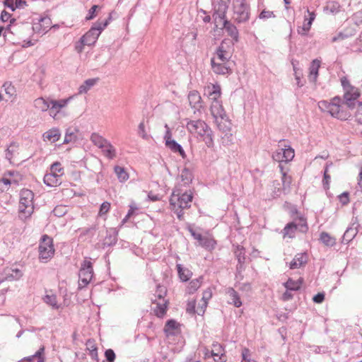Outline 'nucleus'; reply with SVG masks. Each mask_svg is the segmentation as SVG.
Masks as SVG:
<instances>
[{
  "label": "nucleus",
  "mask_w": 362,
  "mask_h": 362,
  "mask_svg": "<svg viewBox=\"0 0 362 362\" xmlns=\"http://www.w3.org/2000/svg\"><path fill=\"white\" fill-rule=\"evenodd\" d=\"M307 263L306 253L297 254L290 263V269H294L299 268Z\"/></svg>",
  "instance_id": "obj_25"
},
{
  "label": "nucleus",
  "mask_w": 362,
  "mask_h": 362,
  "mask_svg": "<svg viewBox=\"0 0 362 362\" xmlns=\"http://www.w3.org/2000/svg\"><path fill=\"white\" fill-rule=\"evenodd\" d=\"M99 8V6L93 5L88 11V13L86 17V21H90L96 16V11Z\"/></svg>",
  "instance_id": "obj_54"
},
{
  "label": "nucleus",
  "mask_w": 362,
  "mask_h": 362,
  "mask_svg": "<svg viewBox=\"0 0 362 362\" xmlns=\"http://www.w3.org/2000/svg\"><path fill=\"white\" fill-rule=\"evenodd\" d=\"M341 6L339 2L332 1L329 2L326 6H325V11H329L332 14L337 13L340 11Z\"/></svg>",
  "instance_id": "obj_45"
},
{
  "label": "nucleus",
  "mask_w": 362,
  "mask_h": 362,
  "mask_svg": "<svg viewBox=\"0 0 362 362\" xmlns=\"http://www.w3.org/2000/svg\"><path fill=\"white\" fill-rule=\"evenodd\" d=\"M320 66V60H318L317 59L313 60L310 67V74L308 76V78L310 82L315 83L317 81Z\"/></svg>",
  "instance_id": "obj_26"
},
{
  "label": "nucleus",
  "mask_w": 362,
  "mask_h": 362,
  "mask_svg": "<svg viewBox=\"0 0 362 362\" xmlns=\"http://www.w3.org/2000/svg\"><path fill=\"white\" fill-rule=\"evenodd\" d=\"M211 355L214 358L215 362H226V356L224 353L223 346L218 344H213V349L211 351Z\"/></svg>",
  "instance_id": "obj_19"
},
{
  "label": "nucleus",
  "mask_w": 362,
  "mask_h": 362,
  "mask_svg": "<svg viewBox=\"0 0 362 362\" xmlns=\"http://www.w3.org/2000/svg\"><path fill=\"white\" fill-rule=\"evenodd\" d=\"M229 0H218L214 4L212 18L216 28L225 29L232 38V44L239 42V32L236 26L226 19Z\"/></svg>",
  "instance_id": "obj_1"
},
{
  "label": "nucleus",
  "mask_w": 362,
  "mask_h": 362,
  "mask_svg": "<svg viewBox=\"0 0 362 362\" xmlns=\"http://www.w3.org/2000/svg\"><path fill=\"white\" fill-rule=\"evenodd\" d=\"M54 253L53 240L47 235H43L39 245V258L47 261Z\"/></svg>",
  "instance_id": "obj_7"
},
{
  "label": "nucleus",
  "mask_w": 362,
  "mask_h": 362,
  "mask_svg": "<svg viewBox=\"0 0 362 362\" xmlns=\"http://www.w3.org/2000/svg\"><path fill=\"white\" fill-rule=\"evenodd\" d=\"M320 240L327 247H332L336 244V239L327 232L320 233Z\"/></svg>",
  "instance_id": "obj_37"
},
{
  "label": "nucleus",
  "mask_w": 362,
  "mask_h": 362,
  "mask_svg": "<svg viewBox=\"0 0 362 362\" xmlns=\"http://www.w3.org/2000/svg\"><path fill=\"white\" fill-rule=\"evenodd\" d=\"M225 293L229 297L228 300L229 304L233 305L236 308H240L243 305L240 295L233 288H227Z\"/></svg>",
  "instance_id": "obj_20"
},
{
  "label": "nucleus",
  "mask_w": 362,
  "mask_h": 362,
  "mask_svg": "<svg viewBox=\"0 0 362 362\" xmlns=\"http://www.w3.org/2000/svg\"><path fill=\"white\" fill-rule=\"evenodd\" d=\"M319 107L322 111L329 112L332 117L342 119V115H339L338 106L335 104H330L327 100H322L319 103Z\"/></svg>",
  "instance_id": "obj_17"
},
{
  "label": "nucleus",
  "mask_w": 362,
  "mask_h": 362,
  "mask_svg": "<svg viewBox=\"0 0 362 362\" xmlns=\"http://www.w3.org/2000/svg\"><path fill=\"white\" fill-rule=\"evenodd\" d=\"M167 289L164 286L158 285L156 290V295L155 296L156 298L158 300H162L163 301L164 297L166 296Z\"/></svg>",
  "instance_id": "obj_51"
},
{
  "label": "nucleus",
  "mask_w": 362,
  "mask_h": 362,
  "mask_svg": "<svg viewBox=\"0 0 362 362\" xmlns=\"http://www.w3.org/2000/svg\"><path fill=\"white\" fill-rule=\"evenodd\" d=\"M71 99V97L58 100L50 99L49 104V115L53 118H56L57 115L60 112L61 110L67 105Z\"/></svg>",
  "instance_id": "obj_11"
},
{
  "label": "nucleus",
  "mask_w": 362,
  "mask_h": 362,
  "mask_svg": "<svg viewBox=\"0 0 362 362\" xmlns=\"http://www.w3.org/2000/svg\"><path fill=\"white\" fill-rule=\"evenodd\" d=\"M188 100L192 108L199 110L202 107V97L198 91H190L188 95Z\"/></svg>",
  "instance_id": "obj_23"
},
{
  "label": "nucleus",
  "mask_w": 362,
  "mask_h": 362,
  "mask_svg": "<svg viewBox=\"0 0 362 362\" xmlns=\"http://www.w3.org/2000/svg\"><path fill=\"white\" fill-rule=\"evenodd\" d=\"M235 256L239 263H245V250L243 246L238 245L234 252Z\"/></svg>",
  "instance_id": "obj_46"
},
{
  "label": "nucleus",
  "mask_w": 362,
  "mask_h": 362,
  "mask_svg": "<svg viewBox=\"0 0 362 362\" xmlns=\"http://www.w3.org/2000/svg\"><path fill=\"white\" fill-rule=\"evenodd\" d=\"M114 170L120 182H125L129 179V175L123 167L116 165Z\"/></svg>",
  "instance_id": "obj_42"
},
{
  "label": "nucleus",
  "mask_w": 362,
  "mask_h": 362,
  "mask_svg": "<svg viewBox=\"0 0 362 362\" xmlns=\"http://www.w3.org/2000/svg\"><path fill=\"white\" fill-rule=\"evenodd\" d=\"M233 11L238 23H245L250 18V6L245 0H234Z\"/></svg>",
  "instance_id": "obj_6"
},
{
  "label": "nucleus",
  "mask_w": 362,
  "mask_h": 362,
  "mask_svg": "<svg viewBox=\"0 0 362 362\" xmlns=\"http://www.w3.org/2000/svg\"><path fill=\"white\" fill-rule=\"evenodd\" d=\"M279 167L280 168L281 175H282V182L284 189H286V187L289 188L290 185L291 183V177L287 175L286 173L284 171V168L281 164L279 165Z\"/></svg>",
  "instance_id": "obj_49"
},
{
  "label": "nucleus",
  "mask_w": 362,
  "mask_h": 362,
  "mask_svg": "<svg viewBox=\"0 0 362 362\" xmlns=\"http://www.w3.org/2000/svg\"><path fill=\"white\" fill-rule=\"evenodd\" d=\"M49 99L45 100L43 98H38L34 101V106L42 112H45L49 108Z\"/></svg>",
  "instance_id": "obj_36"
},
{
  "label": "nucleus",
  "mask_w": 362,
  "mask_h": 362,
  "mask_svg": "<svg viewBox=\"0 0 362 362\" xmlns=\"http://www.w3.org/2000/svg\"><path fill=\"white\" fill-rule=\"evenodd\" d=\"M88 349L89 351V355L91 358L98 362L99 359L97 347L94 344H92L90 347H88Z\"/></svg>",
  "instance_id": "obj_53"
},
{
  "label": "nucleus",
  "mask_w": 362,
  "mask_h": 362,
  "mask_svg": "<svg viewBox=\"0 0 362 362\" xmlns=\"http://www.w3.org/2000/svg\"><path fill=\"white\" fill-rule=\"evenodd\" d=\"M34 193L28 189H23L20 192L19 201V218L25 220L29 218L34 211Z\"/></svg>",
  "instance_id": "obj_3"
},
{
  "label": "nucleus",
  "mask_w": 362,
  "mask_h": 362,
  "mask_svg": "<svg viewBox=\"0 0 362 362\" xmlns=\"http://www.w3.org/2000/svg\"><path fill=\"white\" fill-rule=\"evenodd\" d=\"M359 226V224L358 223L357 221L355 220L354 222L351 223V226L348 227L346 231L344 232L341 243L343 244H348L357 235L358 233V228Z\"/></svg>",
  "instance_id": "obj_16"
},
{
  "label": "nucleus",
  "mask_w": 362,
  "mask_h": 362,
  "mask_svg": "<svg viewBox=\"0 0 362 362\" xmlns=\"http://www.w3.org/2000/svg\"><path fill=\"white\" fill-rule=\"evenodd\" d=\"M280 151H281L285 163L291 161L294 158V150L289 145L281 148Z\"/></svg>",
  "instance_id": "obj_40"
},
{
  "label": "nucleus",
  "mask_w": 362,
  "mask_h": 362,
  "mask_svg": "<svg viewBox=\"0 0 362 362\" xmlns=\"http://www.w3.org/2000/svg\"><path fill=\"white\" fill-rule=\"evenodd\" d=\"M18 144L16 142L11 143V144L6 150V158L11 160L13 158L15 153L18 151Z\"/></svg>",
  "instance_id": "obj_47"
},
{
  "label": "nucleus",
  "mask_w": 362,
  "mask_h": 362,
  "mask_svg": "<svg viewBox=\"0 0 362 362\" xmlns=\"http://www.w3.org/2000/svg\"><path fill=\"white\" fill-rule=\"evenodd\" d=\"M5 92L7 95H8L10 97L12 96L15 93V88L11 84H8L7 83H5L4 84Z\"/></svg>",
  "instance_id": "obj_63"
},
{
  "label": "nucleus",
  "mask_w": 362,
  "mask_h": 362,
  "mask_svg": "<svg viewBox=\"0 0 362 362\" xmlns=\"http://www.w3.org/2000/svg\"><path fill=\"white\" fill-rule=\"evenodd\" d=\"M202 277L192 280L187 286V293H194L201 286Z\"/></svg>",
  "instance_id": "obj_44"
},
{
  "label": "nucleus",
  "mask_w": 362,
  "mask_h": 362,
  "mask_svg": "<svg viewBox=\"0 0 362 362\" xmlns=\"http://www.w3.org/2000/svg\"><path fill=\"white\" fill-rule=\"evenodd\" d=\"M298 223L293 221L287 223L283 230L284 235H288L289 238H293L296 230L302 233H306L308 230L305 219L300 218Z\"/></svg>",
  "instance_id": "obj_9"
},
{
  "label": "nucleus",
  "mask_w": 362,
  "mask_h": 362,
  "mask_svg": "<svg viewBox=\"0 0 362 362\" xmlns=\"http://www.w3.org/2000/svg\"><path fill=\"white\" fill-rule=\"evenodd\" d=\"M59 177L57 174L47 173L43 178L44 183L49 187L56 186L59 182Z\"/></svg>",
  "instance_id": "obj_34"
},
{
  "label": "nucleus",
  "mask_w": 362,
  "mask_h": 362,
  "mask_svg": "<svg viewBox=\"0 0 362 362\" xmlns=\"http://www.w3.org/2000/svg\"><path fill=\"white\" fill-rule=\"evenodd\" d=\"M187 129L191 133H197L199 136L204 132L209 126L203 120H189L186 124Z\"/></svg>",
  "instance_id": "obj_12"
},
{
  "label": "nucleus",
  "mask_w": 362,
  "mask_h": 362,
  "mask_svg": "<svg viewBox=\"0 0 362 362\" xmlns=\"http://www.w3.org/2000/svg\"><path fill=\"white\" fill-rule=\"evenodd\" d=\"M98 81V78H89L86 80L78 88V93H87Z\"/></svg>",
  "instance_id": "obj_35"
},
{
  "label": "nucleus",
  "mask_w": 362,
  "mask_h": 362,
  "mask_svg": "<svg viewBox=\"0 0 362 362\" xmlns=\"http://www.w3.org/2000/svg\"><path fill=\"white\" fill-rule=\"evenodd\" d=\"M4 5L14 11L16 8H23L27 6V2L25 0H16L13 4V0H4Z\"/></svg>",
  "instance_id": "obj_31"
},
{
  "label": "nucleus",
  "mask_w": 362,
  "mask_h": 362,
  "mask_svg": "<svg viewBox=\"0 0 362 362\" xmlns=\"http://www.w3.org/2000/svg\"><path fill=\"white\" fill-rule=\"evenodd\" d=\"M244 264L245 263H239V262H238V264L236 266L235 277L237 279H239L240 280H242L243 279V276L242 274V272L245 269Z\"/></svg>",
  "instance_id": "obj_56"
},
{
  "label": "nucleus",
  "mask_w": 362,
  "mask_h": 362,
  "mask_svg": "<svg viewBox=\"0 0 362 362\" xmlns=\"http://www.w3.org/2000/svg\"><path fill=\"white\" fill-rule=\"evenodd\" d=\"M78 129L76 127H69L65 132L63 144L74 143L78 140L77 133Z\"/></svg>",
  "instance_id": "obj_29"
},
{
  "label": "nucleus",
  "mask_w": 362,
  "mask_h": 362,
  "mask_svg": "<svg viewBox=\"0 0 362 362\" xmlns=\"http://www.w3.org/2000/svg\"><path fill=\"white\" fill-rule=\"evenodd\" d=\"M360 93L357 88L354 90H346L344 94V103L349 108L354 109L356 105V100L359 98Z\"/></svg>",
  "instance_id": "obj_13"
},
{
  "label": "nucleus",
  "mask_w": 362,
  "mask_h": 362,
  "mask_svg": "<svg viewBox=\"0 0 362 362\" xmlns=\"http://www.w3.org/2000/svg\"><path fill=\"white\" fill-rule=\"evenodd\" d=\"M105 356L107 362H114L116 358L114 351L108 349L105 351Z\"/></svg>",
  "instance_id": "obj_55"
},
{
  "label": "nucleus",
  "mask_w": 362,
  "mask_h": 362,
  "mask_svg": "<svg viewBox=\"0 0 362 362\" xmlns=\"http://www.w3.org/2000/svg\"><path fill=\"white\" fill-rule=\"evenodd\" d=\"M206 91L209 99L211 100L210 110L212 116L216 120L220 118L226 121V113L223 107L221 101L219 100L221 95L220 86L218 84H212L208 86Z\"/></svg>",
  "instance_id": "obj_2"
},
{
  "label": "nucleus",
  "mask_w": 362,
  "mask_h": 362,
  "mask_svg": "<svg viewBox=\"0 0 362 362\" xmlns=\"http://www.w3.org/2000/svg\"><path fill=\"white\" fill-rule=\"evenodd\" d=\"M23 276V272L21 270L17 268H6L4 270L1 274V281H17Z\"/></svg>",
  "instance_id": "obj_15"
},
{
  "label": "nucleus",
  "mask_w": 362,
  "mask_h": 362,
  "mask_svg": "<svg viewBox=\"0 0 362 362\" xmlns=\"http://www.w3.org/2000/svg\"><path fill=\"white\" fill-rule=\"evenodd\" d=\"M44 300L46 303L50 305L53 308L58 309L59 305H57V298L54 295H46Z\"/></svg>",
  "instance_id": "obj_50"
},
{
  "label": "nucleus",
  "mask_w": 362,
  "mask_h": 362,
  "mask_svg": "<svg viewBox=\"0 0 362 362\" xmlns=\"http://www.w3.org/2000/svg\"><path fill=\"white\" fill-rule=\"evenodd\" d=\"M117 235L118 231L115 228H111L107 230L106 236L103 243V247L115 245L117 242Z\"/></svg>",
  "instance_id": "obj_21"
},
{
  "label": "nucleus",
  "mask_w": 362,
  "mask_h": 362,
  "mask_svg": "<svg viewBox=\"0 0 362 362\" xmlns=\"http://www.w3.org/2000/svg\"><path fill=\"white\" fill-rule=\"evenodd\" d=\"M215 54L218 60L221 62H228L231 57V54L228 50V46H226V40H222L220 45L216 48Z\"/></svg>",
  "instance_id": "obj_14"
},
{
  "label": "nucleus",
  "mask_w": 362,
  "mask_h": 362,
  "mask_svg": "<svg viewBox=\"0 0 362 362\" xmlns=\"http://www.w3.org/2000/svg\"><path fill=\"white\" fill-rule=\"evenodd\" d=\"M330 104H335L337 106H338V111H339V115H342V119H346L347 116H348V114L346 113V112L344 111L343 110V107H342V104H344V102L341 101V99L339 96H335L334 98H333L331 100V102H329Z\"/></svg>",
  "instance_id": "obj_39"
},
{
  "label": "nucleus",
  "mask_w": 362,
  "mask_h": 362,
  "mask_svg": "<svg viewBox=\"0 0 362 362\" xmlns=\"http://www.w3.org/2000/svg\"><path fill=\"white\" fill-rule=\"evenodd\" d=\"M192 199L193 194L191 190L182 192L180 189H175L170 196V204L178 209H189Z\"/></svg>",
  "instance_id": "obj_4"
},
{
  "label": "nucleus",
  "mask_w": 362,
  "mask_h": 362,
  "mask_svg": "<svg viewBox=\"0 0 362 362\" xmlns=\"http://www.w3.org/2000/svg\"><path fill=\"white\" fill-rule=\"evenodd\" d=\"M275 14L273 11L263 10L259 15L260 19H267L270 18H274Z\"/></svg>",
  "instance_id": "obj_59"
},
{
  "label": "nucleus",
  "mask_w": 362,
  "mask_h": 362,
  "mask_svg": "<svg viewBox=\"0 0 362 362\" xmlns=\"http://www.w3.org/2000/svg\"><path fill=\"white\" fill-rule=\"evenodd\" d=\"M188 230L191 235L199 242V245L202 247L209 251L215 248L216 242L212 238L204 236L201 233H197L192 227H188Z\"/></svg>",
  "instance_id": "obj_10"
},
{
  "label": "nucleus",
  "mask_w": 362,
  "mask_h": 362,
  "mask_svg": "<svg viewBox=\"0 0 362 362\" xmlns=\"http://www.w3.org/2000/svg\"><path fill=\"white\" fill-rule=\"evenodd\" d=\"M199 136L202 138V141L205 143L206 146L208 148H214V133L210 127Z\"/></svg>",
  "instance_id": "obj_30"
},
{
  "label": "nucleus",
  "mask_w": 362,
  "mask_h": 362,
  "mask_svg": "<svg viewBox=\"0 0 362 362\" xmlns=\"http://www.w3.org/2000/svg\"><path fill=\"white\" fill-rule=\"evenodd\" d=\"M180 177L184 185H188L192 181L193 174L190 170L185 168L181 172Z\"/></svg>",
  "instance_id": "obj_41"
},
{
  "label": "nucleus",
  "mask_w": 362,
  "mask_h": 362,
  "mask_svg": "<svg viewBox=\"0 0 362 362\" xmlns=\"http://www.w3.org/2000/svg\"><path fill=\"white\" fill-rule=\"evenodd\" d=\"M341 86L343 87V89L344 90H354V88H355L354 86H353L352 85H351L349 81L346 78V77L344 76L341 78Z\"/></svg>",
  "instance_id": "obj_57"
},
{
  "label": "nucleus",
  "mask_w": 362,
  "mask_h": 362,
  "mask_svg": "<svg viewBox=\"0 0 362 362\" xmlns=\"http://www.w3.org/2000/svg\"><path fill=\"white\" fill-rule=\"evenodd\" d=\"M311 25L308 23L304 22L302 26H299L298 28V33L301 35H306L307 33L310 30Z\"/></svg>",
  "instance_id": "obj_52"
},
{
  "label": "nucleus",
  "mask_w": 362,
  "mask_h": 362,
  "mask_svg": "<svg viewBox=\"0 0 362 362\" xmlns=\"http://www.w3.org/2000/svg\"><path fill=\"white\" fill-rule=\"evenodd\" d=\"M272 158L274 160L279 162L280 163L284 162V158L283 157L281 151H280V148H279L276 151L273 153Z\"/></svg>",
  "instance_id": "obj_58"
},
{
  "label": "nucleus",
  "mask_w": 362,
  "mask_h": 362,
  "mask_svg": "<svg viewBox=\"0 0 362 362\" xmlns=\"http://www.w3.org/2000/svg\"><path fill=\"white\" fill-rule=\"evenodd\" d=\"M78 289L85 288L92 280L93 269L92 262L86 258L81 263L78 273Z\"/></svg>",
  "instance_id": "obj_5"
},
{
  "label": "nucleus",
  "mask_w": 362,
  "mask_h": 362,
  "mask_svg": "<svg viewBox=\"0 0 362 362\" xmlns=\"http://www.w3.org/2000/svg\"><path fill=\"white\" fill-rule=\"evenodd\" d=\"M303 283V279L301 277L296 281L288 278L287 281L284 284V286L288 291H297L300 289Z\"/></svg>",
  "instance_id": "obj_27"
},
{
  "label": "nucleus",
  "mask_w": 362,
  "mask_h": 362,
  "mask_svg": "<svg viewBox=\"0 0 362 362\" xmlns=\"http://www.w3.org/2000/svg\"><path fill=\"white\" fill-rule=\"evenodd\" d=\"M138 133L144 139H147L148 136L145 131L144 123L141 122L138 127Z\"/></svg>",
  "instance_id": "obj_64"
},
{
  "label": "nucleus",
  "mask_w": 362,
  "mask_h": 362,
  "mask_svg": "<svg viewBox=\"0 0 362 362\" xmlns=\"http://www.w3.org/2000/svg\"><path fill=\"white\" fill-rule=\"evenodd\" d=\"M151 300L152 303L156 304V307L153 308L155 315L158 317H163L167 312L168 301L163 300L162 302H157L156 298L151 299Z\"/></svg>",
  "instance_id": "obj_22"
},
{
  "label": "nucleus",
  "mask_w": 362,
  "mask_h": 362,
  "mask_svg": "<svg viewBox=\"0 0 362 362\" xmlns=\"http://www.w3.org/2000/svg\"><path fill=\"white\" fill-rule=\"evenodd\" d=\"M90 141L99 148H105V144L108 141L97 133H93L90 136Z\"/></svg>",
  "instance_id": "obj_38"
},
{
  "label": "nucleus",
  "mask_w": 362,
  "mask_h": 362,
  "mask_svg": "<svg viewBox=\"0 0 362 362\" xmlns=\"http://www.w3.org/2000/svg\"><path fill=\"white\" fill-rule=\"evenodd\" d=\"M61 136V133L59 129L52 128L45 132L42 134V138L44 141H49L51 143H54L57 141Z\"/></svg>",
  "instance_id": "obj_24"
},
{
  "label": "nucleus",
  "mask_w": 362,
  "mask_h": 362,
  "mask_svg": "<svg viewBox=\"0 0 362 362\" xmlns=\"http://www.w3.org/2000/svg\"><path fill=\"white\" fill-rule=\"evenodd\" d=\"M177 269L179 278L182 281H187L192 275V273L190 270L183 267L182 265L180 264H177Z\"/></svg>",
  "instance_id": "obj_33"
},
{
  "label": "nucleus",
  "mask_w": 362,
  "mask_h": 362,
  "mask_svg": "<svg viewBox=\"0 0 362 362\" xmlns=\"http://www.w3.org/2000/svg\"><path fill=\"white\" fill-rule=\"evenodd\" d=\"M165 146L173 153H179L182 158H186L187 156L183 148L174 139L172 141H167Z\"/></svg>",
  "instance_id": "obj_28"
},
{
  "label": "nucleus",
  "mask_w": 362,
  "mask_h": 362,
  "mask_svg": "<svg viewBox=\"0 0 362 362\" xmlns=\"http://www.w3.org/2000/svg\"><path fill=\"white\" fill-rule=\"evenodd\" d=\"M228 62H216V57H212L211 59V65L213 71L216 74H230V69L227 66Z\"/></svg>",
  "instance_id": "obj_18"
},
{
  "label": "nucleus",
  "mask_w": 362,
  "mask_h": 362,
  "mask_svg": "<svg viewBox=\"0 0 362 362\" xmlns=\"http://www.w3.org/2000/svg\"><path fill=\"white\" fill-rule=\"evenodd\" d=\"M103 150V153L106 157L110 159H112L116 156V151L114 146L110 144V142L107 141L105 145V148H102Z\"/></svg>",
  "instance_id": "obj_43"
},
{
  "label": "nucleus",
  "mask_w": 362,
  "mask_h": 362,
  "mask_svg": "<svg viewBox=\"0 0 362 362\" xmlns=\"http://www.w3.org/2000/svg\"><path fill=\"white\" fill-rule=\"evenodd\" d=\"M103 30V29L100 27V25L95 22L89 30L81 37V44L88 46L93 45Z\"/></svg>",
  "instance_id": "obj_8"
},
{
  "label": "nucleus",
  "mask_w": 362,
  "mask_h": 362,
  "mask_svg": "<svg viewBox=\"0 0 362 362\" xmlns=\"http://www.w3.org/2000/svg\"><path fill=\"white\" fill-rule=\"evenodd\" d=\"M332 165V163H327L325 167L323 180H322L323 187L325 189H328L329 188V182H330L331 177H330V175L328 174V169H329V167L331 166Z\"/></svg>",
  "instance_id": "obj_48"
},
{
  "label": "nucleus",
  "mask_w": 362,
  "mask_h": 362,
  "mask_svg": "<svg viewBox=\"0 0 362 362\" xmlns=\"http://www.w3.org/2000/svg\"><path fill=\"white\" fill-rule=\"evenodd\" d=\"M349 193L344 192L339 196V199L342 205H346L349 202Z\"/></svg>",
  "instance_id": "obj_62"
},
{
  "label": "nucleus",
  "mask_w": 362,
  "mask_h": 362,
  "mask_svg": "<svg viewBox=\"0 0 362 362\" xmlns=\"http://www.w3.org/2000/svg\"><path fill=\"white\" fill-rule=\"evenodd\" d=\"M110 209V204L107 202H104L100 207L99 214L103 215L108 212Z\"/></svg>",
  "instance_id": "obj_60"
},
{
  "label": "nucleus",
  "mask_w": 362,
  "mask_h": 362,
  "mask_svg": "<svg viewBox=\"0 0 362 362\" xmlns=\"http://www.w3.org/2000/svg\"><path fill=\"white\" fill-rule=\"evenodd\" d=\"M50 170V173L57 174V172L60 173L61 171H62L63 168L61 167V163L59 162H55L51 165Z\"/></svg>",
  "instance_id": "obj_61"
},
{
  "label": "nucleus",
  "mask_w": 362,
  "mask_h": 362,
  "mask_svg": "<svg viewBox=\"0 0 362 362\" xmlns=\"http://www.w3.org/2000/svg\"><path fill=\"white\" fill-rule=\"evenodd\" d=\"M178 323L173 319L168 320L165 325L163 331L167 337L173 336L175 333L173 332L175 329H177L178 327Z\"/></svg>",
  "instance_id": "obj_32"
}]
</instances>
